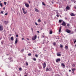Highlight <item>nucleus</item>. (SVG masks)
Wrapping results in <instances>:
<instances>
[{
  "label": "nucleus",
  "instance_id": "nucleus-1",
  "mask_svg": "<svg viewBox=\"0 0 76 76\" xmlns=\"http://www.w3.org/2000/svg\"><path fill=\"white\" fill-rule=\"evenodd\" d=\"M43 68L44 69L46 67V64H45V62H44V63L43 64Z\"/></svg>",
  "mask_w": 76,
  "mask_h": 76
},
{
  "label": "nucleus",
  "instance_id": "nucleus-2",
  "mask_svg": "<svg viewBox=\"0 0 76 76\" xmlns=\"http://www.w3.org/2000/svg\"><path fill=\"white\" fill-rule=\"evenodd\" d=\"M37 38V36H35L32 38V40H35Z\"/></svg>",
  "mask_w": 76,
  "mask_h": 76
},
{
  "label": "nucleus",
  "instance_id": "nucleus-3",
  "mask_svg": "<svg viewBox=\"0 0 76 76\" xmlns=\"http://www.w3.org/2000/svg\"><path fill=\"white\" fill-rule=\"evenodd\" d=\"M4 23L5 25H7V24H8V23H9V21H5L4 22Z\"/></svg>",
  "mask_w": 76,
  "mask_h": 76
},
{
  "label": "nucleus",
  "instance_id": "nucleus-4",
  "mask_svg": "<svg viewBox=\"0 0 76 76\" xmlns=\"http://www.w3.org/2000/svg\"><path fill=\"white\" fill-rule=\"evenodd\" d=\"M62 25H63V26H66V23H65V22H64V21H63Z\"/></svg>",
  "mask_w": 76,
  "mask_h": 76
},
{
  "label": "nucleus",
  "instance_id": "nucleus-5",
  "mask_svg": "<svg viewBox=\"0 0 76 76\" xmlns=\"http://www.w3.org/2000/svg\"><path fill=\"white\" fill-rule=\"evenodd\" d=\"M58 61H60V58H58L56 60V63H58Z\"/></svg>",
  "mask_w": 76,
  "mask_h": 76
},
{
  "label": "nucleus",
  "instance_id": "nucleus-6",
  "mask_svg": "<svg viewBox=\"0 0 76 76\" xmlns=\"http://www.w3.org/2000/svg\"><path fill=\"white\" fill-rule=\"evenodd\" d=\"M3 30V26H0V31H2Z\"/></svg>",
  "mask_w": 76,
  "mask_h": 76
},
{
  "label": "nucleus",
  "instance_id": "nucleus-7",
  "mask_svg": "<svg viewBox=\"0 0 76 76\" xmlns=\"http://www.w3.org/2000/svg\"><path fill=\"white\" fill-rule=\"evenodd\" d=\"M25 5L26 7H29V5L28 4L25 3Z\"/></svg>",
  "mask_w": 76,
  "mask_h": 76
},
{
  "label": "nucleus",
  "instance_id": "nucleus-8",
  "mask_svg": "<svg viewBox=\"0 0 76 76\" xmlns=\"http://www.w3.org/2000/svg\"><path fill=\"white\" fill-rule=\"evenodd\" d=\"M70 15L71 16H75V15L73 13H72L70 14Z\"/></svg>",
  "mask_w": 76,
  "mask_h": 76
},
{
  "label": "nucleus",
  "instance_id": "nucleus-9",
  "mask_svg": "<svg viewBox=\"0 0 76 76\" xmlns=\"http://www.w3.org/2000/svg\"><path fill=\"white\" fill-rule=\"evenodd\" d=\"M35 10L36 12H38V13H39V11L38 10V9L35 8Z\"/></svg>",
  "mask_w": 76,
  "mask_h": 76
},
{
  "label": "nucleus",
  "instance_id": "nucleus-10",
  "mask_svg": "<svg viewBox=\"0 0 76 76\" xmlns=\"http://www.w3.org/2000/svg\"><path fill=\"white\" fill-rule=\"evenodd\" d=\"M66 32L67 33H70V31L69 29H67L66 30Z\"/></svg>",
  "mask_w": 76,
  "mask_h": 76
},
{
  "label": "nucleus",
  "instance_id": "nucleus-11",
  "mask_svg": "<svg viewBox=\"0 0 76 76\" xmlns=\"http://www.w3.org/2000/svg\"><path fill=\"white\" fill-rule=\"evenodd\" d=\"M17 42H18V39H17V38H16L15 39V44H17Z\"/></svg>",
  "mask_w": 76,
  "mask_h": 76
},
{
  "label": "nucleus",
  "instance_id": "nucleus-12",
  "mask_svg": "<svg viewBox=\"0 0 76 76\" xmlns=\"http://www.w3.org/2000/svg\"><path fill=\"white\" fill-rule=\"evenodd\" d=\"M66 9L67 10H69L70 9V7H69L68 6H67L66 7Z\"/></svg>",
  "mask_w": 76,
  "mask_h": 76
},
{
  "label": "nucleus",
  "instance_id": "nucleus-13",
  "mask_svg": "<svg viewBox=\"0 0 76 76\" xmlns=\"http://www.w3.org/2000/svg\"><path fill=\"white\" fill-rule=\"evenodd\" d=\"M10 39L11 41H13V37H11L10 38Z\"/></svg>",
  "mask_w": 76,
  "mask_h": 76
},
{
  "label": "nucleus",
  "instance_id": "nucleus-14",
  "mask_svg": "<svg viewBox=\"0 0 76 76\" xmlns=\"http://www.w3.org/2000/svg\"><path fill=\"white\" fill-rule=\"evenodd\" d=\"M57 56H61V54H60H60L57 53Z\"/></svg>",
  "mask_w": 76,
  "mask_h": 76
},
{
  "label": "nucleus",
  "instance_id": "nucleus-15",
  "mask_svg": "<svg viewBox=\"0 0 76 76\" xmlns=\"http://www.w3.org/2000/svg\"><path fill=\"white\" fill-rule=\"evenodd\" d=\"M65 48H66V50H67V49H68V47L67 46H65Z\"/></svg>",
  "mask_w": 76,
  "mask_h": 76
},
{
  "label": "nucleus",
  "instance_id": "nucleus-16",
  "mask_svg": "<svg viewBox=\"0 0 76 76\" xmlns=\"http://www.w3.org/2000/svg\"><path fill=\"white\" fill-rule=\"evenodd\" d=\"M61 65H62L63 67H65V65H64V64L62 63Z\"/></svg>",
  "mask_w": 76,
  "mask_h": 76
},
{
  "label": "nucleus",
  "instance_id": "nucleus-17",
  "mask_svg": "<svg viewBox=\"0 0 76 76\" xmlns=\"http://www.w3.org/2000/svg\"><path fill=\"white\" fill-rule=\"evenodd\" d=\"M26 66H28V63L26 61Z\"/></svg>",
  "mask_w": 76,
  "mask_h": 76
},
{
  "label": "nucleus",
  "instance_id": "nucleus-18",
  "mask_svg": "<svg viewBox=\"0 0 76 76\" xmlns=\"http://www.w3.org/2000/svg\"><path fill=\"white\" fill-rule=\"evenodd\" d=\"M23 51H24V50L22 49L21 50V53H23Z\"/></svg>",
  "mask_w": 76,
  "mask_h": 76
},
{
  "label": "nucleus",
  "instance_id": "nucleus-19",
  "mask_svg": "<svg viewBox=\"0 0 76 76\" xmlns=\"http://www.w3.org/2000/svg\"><path fill=\"white\" fill-rule=\"evenodd\" d=\"M42 5H43L44 6H45V4H44V2H42Z\"/></svg>",
  "mask_w": 76,
  "mask_h": 76
},
{
  "label": "nucleus",
  "instance_id": "nucleus-20",
  "mask_svg": "<svg viewBox=\"0 0 76 76\" xmlns=\"http://www.w3.org/2000/svg\"><path fill=\"white\" fill-rule=\"evenodd\" d=\"M60 31H61V27H60L59 29V32H60Z\"/></svg>",
  "mask_w": 76,
  "mask_h": 76
},
{
  "label": "nucleus",
  "instance_id": "nucleus-21",
  "mask_svg": "<svg viewBox=\"0 0 76 76\" xmlns=\"http://www.w3.org/2000/svg\"><path fill=\"white\" fill-rule=\"evenodd\" d=\"M52 33H53V31H50V34H52Z\"/></svg>",
  "mask_w": 76,
  "mask_h": 76
},
{
  "label": "nucleus",
  "instance_id": "nucleus-22",
  "mask_svg": "<svg viewBox=\"0 0 76 76\" xmlns=\"http://www.w3.org/2000/svg\"><path fill=\"white\" fill-rule=\"evenodd\" d=\"M60 47L61 48H63V45H61V44H60Z\"/></svg>",
  "mask_w": 76,
  "mask_h": 76
},
{
  "label": "nucleus",
  "instance_id": "nucleus-23",
  "mask_svg": "<svg viewBox=\"0 0 76 76\" xmlns=\"http://www.w3.org/2000/svg\"><path fill=\"white\" fill-rule=\"evenodd\" d=\"M49 69L48 68L46 69V71L48 72V71H49Z\"/></svg>",
  "mask_w": 76,
  "mask_h": 76
},
{
  "label": "nucleus",
  "instance_id": "nucleus-24",
  "mask_svg": "<svg viewBox=\"0 0 76 76\" xmlns=\"http://www.w3.org/2000/svg\"><path fill=\"white\" fill-rule=\"evenodd\" d=\"M38 22H41V20L40 19H38Z\"/></svg>",
  "mask_w": 76,
  "mask_h": 76
},
{
  "label": "nucleus",
  "instance_id": "nucleus-25",
  "mask_svg": "<svg viewBox=\"0 0 76 76\" xmlns=\"http://www.w3.org/2000/svg\"><path fill=\"white\" fill-rule=\"evenodd\" d=\"M28 56H31V53H29L28 54Z\"/></svg>",
  "mask_w": 76,
  "mask_h": 76
},
{
  "label": "nucleus",
  "instance_id": "nucleus-26",
  "mask_svg": "<svg viewBox=\"0 0 76 76\" xmlns=\"http://www.w3.org/2000/svg\"><path fill=\"white\" fill-rule=\"evenodd\" d=\"M33 60H34V61H36L37 60V59H36V58H34L33 59Z\"/></svg>",
  "mask_w": 76,
  "mask_h": 76
},
{
  "label": "nucleus",
  "instance_id": "nucleus-27",
  "mask_svg": "<svg viewBox=\"0 0 76 76\" xmlns=\"http://www.w3.org/2000/svg\"><path fill=\"white\" fill-rule=\"evenodd\" d=\"M22 10H23V12H25V9L24 8H22Z\"/></svg>",
  "mask_w": 76,
  "mask_h": 76
},
{
  "label": "nucleus",
  "instance_id": "nucleus-28",
  "mask_svg": "<svg viewBox=\"0 0 76 76\" xmlns=\"http://www.w3.org/2000/svg\"><path fill=\"white\" fill-rule=\"evenodd\" d=\"M72 72H74V71H75V69H72Z\"/></svg>",
  "mask_w": 76,
  "mask_h": 76
},
{
  "label": "nucleus",
  "instance_id": "nucleus-29",
  "mask_svg": "<svg viewBox=\"0 0 76 76\" xmlns=\"http://www.w3.org/2000/svg\"><path fill=\"white\" fill-rule=\"evenodd\" d=\"M0 6H1V7H3V5H2V4L0 3Z\"/></svg>",
  "mask_w": 76,
  "mask_h": 76
},
{
  "label": "nucleus",
  "instance_id": "nucleus-30",
  "mask_svg": "<svg viewBox=\"0 0 76 76\" xmlns=\"http://www.w3.org/2000/svg\"><path fill=\"white\" fill-rule=\"evenodd\" d=\"M35 56L36 57H38V55L37 54L35 55Z\"/></svg>",
  "mask_w": 76,
  "mask_h": 76
},
{
  "label": "nucleus",
  "instance_id": "nucleus-31",
  "mask_svg": "<svg viewBox=\"0 0 76 76\" xmlns=\"http://www.w3.org/2000/svg\"><path fill=\"white\" fill-rule=\"evenodd\" d=\"M7 3V2H4V4H5V5H6Z\"/></svg>",
  "mask_w": 76,
  "mask_h": 76
},
{
  "label": "nucleus",
  "instance_id": "nucleus-32",
  "mask_svg": "<svg viewBox=\"0 0 76 76\" xmlns=\"http://www.w3.org/2000/svg\"><path fill=\"white\" fill-rule=\"evenodd\" d=\"M23 12L24 14H26V12L24 11Z\"/></svg>",
  "mask_w": 76,
  "mask_h": 76
},
{
  "label": "nucleus",
  "instance_id": "nucleus-33",
  "mask_svg": "<svg viewBox=\"0 0 76 76\" xmlns=\"http://www.w3.org/2000/svg\"><path fill=\"white\" fill-rule=\"evenodd\" d=\"M59 22H60V23H61V20H59Z\"/></svg>",
  "mask_w": 76,
  "mask_h": 76
},
{
  "label": "nucleus",
  "instance_id": "nucleus-34",
  "mask_svg": "<svg viewBox=\"0 0 76 76\" xmlns=\"http://www.w3.org/2000/svg\"><path fill=\"white\" fill-rule=\"evenodd\" d=\"M69 26H70V24H67V26L69 27Z\"/></svg>",
  "mask_w": 76,
  "mask_h": 76
},
{
  "label": "nucleus",
  "instance_id": "nucleus-35",
  "mask_svg": "<svg viewBox=\"0 0 76 76\" xmlns=\"http://www.w3.org/2000/svg\"><path fill=\"white\" fill-rule=\"evenodd\" d=\"M35 25H38V24H37V22H35Z\"/></svg>",
  "mask_w": 76,
  "mask_h": 76
},
{
  "label": "nucleus",
  "instance_id": "nucleus-36",
  "mask_svg": "<svg viewBox=\"0 0 76 76\" xmlns=\"http://www.w3.org/2000/svg\"><path fill=\"white\" fill-rule=\"evenodd\" d=\"M72 66H73V67H75V64L72 65Z\"/></svg>",
  "mask_w": 76,
  "mask_h": 76
},
{
  "label": "nucleus",
  "instance_id": "nucleus-37",
  "mask_svg": "<svg viewBox=\"0 0 76 76\" xmlns=\"http://www.w3.org/2000/svg\"><path fill=\"white\" fill-rule=\"evenodd\" d=\"M4 42L3 41H2L1 42V44H3Z\"/></svg>",
  "mask_w": 76,
  "mask_h": 76
},
{
  "label": "nucleus",
  "instance_id": "nucleus-38",
  "mask_svg": "<svg viewBox=\"0 0 76 76\" xmlns=\"http://www.w3.org/2000/svg\"><path fill=\"white\" fill-rule=\"evenodd\" d=\"M19 70H20V71H21V70H22V68H19Z\"/></svg>",
  "mask_w": 76,
  "mask_h": 76
},
{
  "label": "nucleus",
  "instance_id": "nucleus-39",
  "mask_svg": "<svg viewBox=\"0 0 76 76\" xmlns=\"http://www.w3.org/2000/svg\"><path fill=\"white\" fill-rule=\"evenodd\" d=\"M56 43L54 42V43H53V45H56Z\"/></svg>",
  "mask_w": 76,
  "mask_h": 76
},
{
  "label": "nucleus",
  "instance_id": "nucleus-40",
  "mask_svg": "<svg viewBox=\"0 0 76 76\" xmlns=\"http://www.w3.org/2000/svg\"><path fill=\"white\" fill-rule=\"evenodd\" d=\"M31 30H32V32H33V28H31Z\"/></svg>",
  "mask_w": 76,
  "mask_h": 76
},
{
  "label": "nucleus",
  "instance_id": "nucleus-41",
  "mask_svg": "<svg viewBox=\"0 0 76 76\" xmlns=\"http://www.w3.org/2000/svg\"><path fill=\"white\" fill-rule=\"evenodd\" d=\"M1 13H2V14H3V11H1Z\"/></svg>",
  "mask_w": 76,
  "mask_h": 76
},
{
  "label": "nucleus",
  "instance_id": "nucleus-42",
  "mask_svg": "<svg viewBox=\"0 0 76 76\" xmlns=\"http://www.w3.org/2000/svg\"><path fill=\"white\" fill-rule=\"evenodd\" d=\"M56 16H57V17H59V16L58 15V14H57L56 15Z\"/></svg>",
  "mask_w": 76,
  "mask_h": 76
},
{
  "label": "nucleus",
  "instance_id": "nucleus-43",
  "mask_svg": "<svg viewBox=\"0 0 76 76\" xmlns=\"http://www.w3.org/2000/svg\"><path fill=\"white\" fill-rule=\"evenodd\" d=\"M74 8H75V9H76V5H75L74 6Z\"/></svg>",
  "mask_w": 76,
  "mask_h": 76
},
{
  "label": "nucleus",
  "instance_id": "nucleus-44",
  "mask_svg": "<svg viewBox=\"0 0 76 76\" xmlns=\"http://www.w3.org/2000/svg\"><path fill=\"white\" fill-rule=\"evenodd\" d=\"M7 13H6L5 14V15H7Z\"/></svg>",
  "mask_w": 76,
  "mask_h": 76
},
{
  "label": "nucleus",
  "instance_id": "nucleus-45",
  "mask_svg": "<svg viewBox=\"0 0 76 76\" xmlns=\"http://www.w3.org/2000/svg\"><path fill=\"white\" fill-rule=\"evenodd\" d=\"M16 37H18V35L17 34V35H16Z\"/></svg>",
  "mask_w": 76,
  "mask_h": 76
},
{
  "label": "nucleus",
  "instance_id": "nucleus-46",
  "mask_svg": "<svg viewBox=\"0 0 76 76\" xmlns=\"http://www.w3.org/2000/svg\"><path fill=\"white\" fill-rule=\"evenodd\" d=\"M3 10H5V7H4V8H3Z\"/></svg>",
  "mask_w": 76,
  "mask_h": 76
},
{
  "label": "nucleus",
  "instance_id": "nucleus-47",
  "mask_svg": "<svg viewBox=\"0 0 76 76\" xmlns=\"http://www.w3.org/2000/svg\"><path fill=\"white\" fill-rule=\"evenodd\" d=\"M28 3H31V1H29Z\"/></svg>",
  "mask_w": 76,
  "mask_h": 76
},
{
  "label": "nucleus",
  "instance_id": "nucleus-48",
  "mask_svg": "<svg viewBox=\"0 0 76 76\" xmlns=\"http://www.w3.org/2000/svg\"><path fill=\"white\" fill-rule=\"evenodd\" d=\"M76 42V40H75L74 42V43H75Z\"/></svg>",
  "mask_w": 76,
  "mask_h": 76
},
{
  "label": "nucleus",
  "instance_id": "nucleus-49",
  "mask_svg": "<svg viewBox=\"0 0 76 76\" xmlns=\"http://www.w3.org/2000/svg\"><path fill=\"white\" fill-rule=\"evenodd\" d=\"M37 32H38V33H39V31H37Z\"/></svg>",
  "mask_w": 76,
  "mask_h": 76
},
{
  "label": "nucleus",
  "instance_id": "nucleus-50",
  "mask_svg": "<svg viewBox=\"0 0 76 76\" xmlns=\"http://www.w3.org/2000/svg\"><path fill=\"white\" fill-rule=\"evenodd\" d=\"M26 39H27V40H29V39L28 38H27Z\"/></svg>",
  "mask_w": 76,
  "mask_h": 76
},
{
  "label": "nucleus",
  "instance_id": "nucleus-51",
  "mask_svg": "<svg viewBox=\"0 0 76 76\" xmlns=\"http://www.w3.org/2000/svg\"><path fill=\"white\" fill-rule=\"evenodd\" d=\"M65 19H67V18H65Z\"/></svg>",
  "mask_w": 76,
  "mask_h": 76
},
{
  "label": "nucleus",
  "instance_id": "nucleus-52",
  "mask_svg": "<svg viewBox=\"0 0 76 76\" xmlns=\"http://www.w3.org/2000/svg\"><path fill=\"white\" fill-rule=\"evenodd\" d=\"M23 39H24V38H23L22 39V40H23Z\"/></svg>",
  "mask_w": 76,
  "mask_h": 76
},
{
  "label": "nucleus",
  "instance_id": "nucleus-53",
  "mask_svg": "<svg viewBox=\"0 0 76 76\" xmlns=\"http://www.w3.org/2000/svg\"><path fill=\"white\" fill-rule=\"evenodd\" d=\"M69 72H71V70H69Z\"/></svg>",
  "mask_w": 76,
  "mask_h": 76
},
{
  "label": "nucleus",
  "instance_id": "nucleus-54",
  "mask_svg": "<svg viewBox=\"0 0 76 76\" xmlns=\"http://www.w3.org/2000/svg\"><path fill=\"white\" fill-rule=\"evenodd\" d=\"M56 13H57V14H58V12H56Z\"/></svg>",
  "mask_w": 76,
  "mask_h": 76
},
{
  "label": "nucleus",
  "instance_id": "nucleus-55",
  "mask_svg": "<svg viewBox=\"0 0 76 76\" xmlns=\"http://www.w3.org/2000/svg\"><path fill=\"white\" fill-rule=\"evenodd\" d=\"M75 32H76V29L75 30Z\"/></svg>",
  "mask_w": 76,
  "mask_h": 76
},
{
  "label": "nucleus",
  "instance_id": "nucleus-56",
  "mask_svg": "<svg viewBox=\"0 0 76 76\" xmlns=\"http://www.w3.org/2000/svg\"><path fill=\"white\" fill-rule=\"evenodd\" d=\"M1 1H0V3H1Z\"/></svg>",
  "mask_w": 76,
  "mask_h": 76
},
{
  "label": "nucleus",
  "instance_id": "nucleus-57",
  "mask_svg": "<svg viewBox=\"0 0 76 76\" xmlns=\"http://www.w3.org/2000/svg\"><path fill=\"white\" fill-rule=\"evenodd\" d=\"M24 76H27V75H25Z\"/></svg>",
  "mask_w": 76,
  "mask_h": 76
},
{
  "label": "nucleus",
  "instance_id": "nucleus-58",
  "mask_svg": "<svg viewBox=\"0 0 76 76\" xmlns=\"http://www.w3.org/2000/svg\"><path fill=\"white\" fill-rule=\"evenodd\" d=\"M75 47H76V45H75Z\"/></svg>",
  "mask_w": 76,
  "mask_h": 76
},
{
  "label": "nucleus",
  "instance_id": "nucleus-59",
  "mask_svg": "<svg viewBox=\"0 0 76 76\" xmlns=\"http://www.w3.org/2000/svg\"><path fill=\"white\" fill-rule=\"evenodd\" d=\"M74 3H75V2H74Z\"/></svg>",
  "mask_w": 76,
  "mask_h": 76
},
{
  "label": "nucleus",
  "instance_id": "nucleus-60",
  "mask_svg": "<svg viewBox=\"0 0 76 76\" xmlns=\"http://www.w3.org/2000/svg\"><path fill=\"white\" fill-rule=\"evenodd\" d=\"M52 3H53V2H52Z\"/></svg>",
  "mask_w": 76,
  "mask_h": 76
}]
</instances>
